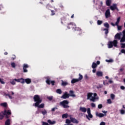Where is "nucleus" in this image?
Masks as SVG:
<instances>
[{
	"label": "nucleus",
	"mask_w": 125,
	"mask_h": 125,
	"mask_svg": "<svg viewBox=\"0 0 125 125\" xmlns=\"http://www.w3.org/2000/svg\"><path fill=\"white\" fill-rule=\"evenodd\" d=\"M87 99L92 101V102H95L96 100L99 99V97L97 96L96 93H88L87 95Z\"/></svg>",
	"instance_id": "f257e3e1"
},
{
	"label": "nucleus",
	"mask_w": 125,
	"mask_h": 125,
	"mask_svg": "<svg viewBox=\"0 0 125 125\" xmlns=\"http://www.w3.org/2000/svg\"><path fill=\"white\" fill-rule=\"evenodd\" d=\"M9 115H11V111L10 110H4V112H1L0 113V120L3 119L4 116H6V118H9Z\"/></svg>",
	"instance_id": "f03ea898"
},
{
	"label": "nucleus",
	"mask_w": 125,
	"mask_h": 125,
	"mask_svg": "<svg viewBox=\"0 0 125 125\" xmlns=\"http://www.w3.org/2000/svg\"><path fill=\"white\" fill-rule=\"evenodd\" d=\"M33 99H34L35 102H36L33 104V105H34V106H38V103H42V100L40 98L39 95H35Z\"/></svg>",
	"instance_id": "7ed1b4c3"
},
{
	"label": "nucleus",
	"mask_w": 125,
	"mask_h": 125,
	"mask_svg": "<svg viewBox=\"0 0 125 125\" xmlns=\"http://www.w3.org/2000/svg\"><path fill=\"white\" fill-rule=\"evenodd\" d=\"M123 37L121 38L120 40V45H121L122 48H125V43H122V42H125V29L123 31Z\"/></svg>",
	"instance_id": "20e7f679"
},
{
	"label": "nucleus",
	"mask_w": 125,
	"mask_h": 125,
	"mask_svg": "<svg viewBox=\"0 0 125 125\" xmlns=\"http://www.w3.org/2000/svg\"><path fill=\"white\" fill-rule=\"evenodd\" d=\"M117 44H118V41L117 40H114L113 42H109L107 45L108 48H112L113 45H114L115 47H117Z\"/></svg>",
	"instance_id": "39448f33"
},
{
	"label": "nucleus",
	"mask_w": 125,
	"mask_h": 125,
	"mask_svg": "<svg viewBox=\"0 0 125 125\" xmlns=\"http://www.w3.org/2000/svg\"><path fill=\"white\" fill-rule=\"evenodd\" d=\"M67 28H68V29H70V28H73V29H75V31H81V28L76 27V24L74 23L68 24Z\"/></svg>",
	"instance_id": "423d86ee"
},
{
	"label": "nucleus",
	"mask_w": 125,
	"mask_h": 125,
	"mask_svg": "<svg viewBox=\"0 0 125 125\" xmlns=\"http://www.w3.org/2000/svg\"><path fill=\"white\" fill-rule=\"evenodd\" d=\"M90 112V108H87V113L88 115H86V119H87V120H88L89 121H90V119H92V118H93V116L92 115V114H91V113Z\"/></svg>",
	"instance_id": "0eeeda50"
},
{
	"label": "nucleus",
	"mask_w": 125,
	"mask_h": 125,
	"mask_svg": "<svg viewBox=\"0 0 125 125\" xmlns=\"http://www.w3.org/2000/svg\"><path fill=\"white\" fill-rule=\"evenodd\" d=\"M69 104V102L67 100H64L60 103V104L63 107V108H69V106L68 105Z\"/></svg>",
	"instance_id": "6e6552de"
},
{
	"label": "nucleus",
	"mask_w": 125,
	"mask_h": 125,
	"mask_svg": "<svg viewBox=\"0 0 125 125\" xmlns=\"http://www.w3.org/2000/svg\"><path fill=\"white\" fill-rule=\"evenodd\" d=\"M110 9L113 11H114V10H115V9L117 10V11H119V9L118 8L117 5L116 3H114L112 6H110Z\"/></svg>",
	"instance_id": "1a4fd4ad"
},
{
	"label": "nucleus",
	"mask_w": 125,
	"mask_h": 125,
	"mask_svg": "<svg viewBox=\"0 0 125 125\" xmlns=\"http://www.w3.org/2000/svg\"><path fill=\"white\" fill-rule=\"evenodd\" d=\"M46 83L47 84H50V83H51L52 85H54V83H55V82L54 81H50V79L48 77L47 78Z\"/></svg>",
	"instance_id": "9d476101"
},
{
	"label": "nucleus",
	"mask_w": 125,
	"mask_h": 125,
	"mask_svg": "<svg viewBox=\"0 0 125 125\" xmlns=\"http://www.w3.org/2000/svg\"><path fill=\"white\" fill-rule=\"evenodd\" d=\"M70 120L71 121V123H73V124H79V121L75 119V118L73 117H70Z\"/></svg>",
	"instance_id": "9b49d317"
},
{
	"label": "nucleus",
	"mask_w": 125,
	"mask_h": 125,
	"mask_svg": "<svg viewBox=\"0 0 125 125\" xmlns=\"http://www.w3.org/2000/svg\"><path fill=\"white\" fill-rule=\"evenodd\" d=\"M70 95L66 92L61 97V98H63V99H67V98H69Z\"/></svg>",
	"instance_id": "f8f14e48"
},
{
	"label": "nucleus",
	"mask_w": 125,
	"mask_h": 125,
	"mask_svg": "<svg viewBox=\"0 0 125 125\" xmlns=\"http://www.w3.org/2000/svg\"><path fill=\"white\" fill-rule=\"evenodd\" d=\"M16 82L17 83H25V80L23 78H20L18 79H15Z\"/></svg>",
	"instance_id": "ddd939ff"
},
{
	"label": "nucleus",
	"mask_w": 125,
	"mask_h": 125,
	"mask_svg": "<svg viewBox=\"0 0 125 125\" xmlns=\"http://www.w3.org/2000/svg\"><path fill=\"white\" fill-rule=\"evenodd\" d=\"M27 68H29V65H28V64H24L23 66L24 73H27L28 72V70H27Z\"/></svg>",
	"instance_id": "4468645a"
},
{
	"label": "nucleus",
	"mask_w": 125,
	"mask_h": 125,
	"mask_svg": "<svg viewBox=\"0 0 125 125\" xmlns=\"http://www.w3.org/2000/svg\"><path fill=\"white\" fill-rule=\"evenodd\" d=\"M79 110L81 112H83V113H86V111H87L86 108L84 107H80Z\"/></svg>",
	"instance_id": "2eb2a0df"
},
{
	"label": "nucleus",
	"mask_w": 125,
	"mask_h": 125,
	"mask_svg": "<svg viewBox=\"0 0 125 125\" xmlns=\"http://www.w3.org/2000/svg\"><path fill=\"white\" fill-rule=\"evenodd\" d=\"M96 117H99V118H103L104 115L103 113H99L98 112H96Z\"/></svg>",
	"instance_id": "dca6fc26"
},
{
	"label": "nucleus",
	"mask_w": 125,
	"mask_h": 125,
	"mask_svg": "<svg viewBox=\"0 0 125 125\" xmlns=\"http://www.w3.org/2000/svg\"><path fill=\"white\" fill-rule=\"evenodd\" d=\"M41 103H38L37 105H35V107H38V108H44V104H41Z\"/></svg>",
	"instance_id": "f3484780"
},
{
	"label": "nucleus",
	"mask_w": 125,
	"mask_h": 125,
	"mask_svg": "<svg viewBox=\"0 0 125 125\" xmlns=\"http://www.w3.org/2000/svg\"><path fill=\"white\" fill-rule=\"evenodd\" d=\"M96 75L98 77H102L103 76V72L102 71H97Z\"/></svg>",
	"instance_id": "a211bd4d"
},
{
	"label": "nucleus",
	"mask_w": 125,
	"mask_h": 125,
	"mask_svg": "<svg viewBox=\"0 0 125 125\" xmlns=\"http://www.w3.org/2000/svg\"><path fill=\"white\" fill-rule=\"evenodd\" d=\"M47 122L48 123V124H49L50 125H55V124H56V121H51V120H48Z\"/></svg>",
	"instance_id": "6ab92c4d"
},
{
	"label": "nucleus",
	"mask_w": 125,
	"mask_h": 125,
	"mask_svg": "<svg viewBox=\"0 0 125 125\" xmlns=\"http://www.w3.org/2000/svg\"><path fill=\"white\" fill-rule=\"evenodd\" d=\"M111 3L112 0H106L105 2L106 5H107V6H110V5H111Z\"/></svg>",
	"instance_id": "aec40b11"
},
{
	"label": "nucleus",
	"mask_w": 125,
	"mask_h": 125,
	"mask_svg": "<svg viewBox=\"0 0 125 125\" xmlns=\"http://www.w3.org/2000/svg\"><path fill=\"white\" fill-rule=\"evenodd\" d=\"M111 15V13H110V9H108L105 13V16H110Z\"/></svg>",
	"instance_id": "412c9836"
},
{
	"label": "nucleus",
	"mask_w": 125,
	"mask_h": 125,
	"mask_svg": "<svg viewBox=\"0 0 125 125\" xmlns=\"http://www.w3.org/2000/svg\"><path fill=\"white\" fill-rule=\"evenodd\" d=\"M69 96H71V97H76V95L74 93V91L73 90H70L69 91Z\"/></svg>",
	"instance_id": "4be33fe9"
},
{
	"label": "nucleus",
	"mask_w": 125,
	"mask_h": 125,
	"mask_svg": "<svg viewBox=\"0 0 125 125\" xmlns=\"http://www.w3.org/2000/svg\"><path fill=\"white\" fill-rule=\"evenodd\" d=\"M68 117H71V116H69L67 113L63 114L62 116V119H67Z\"/></svg>",
	"instance_id": "5701e85b"
},
{
	"label": "nucleus",
	"mask_w": 125,
	"mask_h": 125,
	"mask_svg": "<svg viewBox=\"0 0 125 125\" xmlns=\"http://www.w3.org/2000/svg\"><path fill=\"white\" fill-rule=\"evenodd\" d=\"M121 35H122V33H117L115 36V39H118V40H121Z\"/></svg>",
	"instance_id": "b1692460"
},
{
	"label": "nucleus",
	"mask_w": 125,
	"mask_h": 125,
	"mask_svg": "<svg viewBox=\"0 0 125 125\" xmlns=\"http://www.w3.org/2000/svg\"><path fill=\"white\" fill-rule=\"evenodd\" d=\"M16 79H12L10 82V83L12 84L13 85H15V84H16V81H15Z\"/></svg>",
	"instance_id": "393cba45"
},
{
	"label": "nucleus",
	"mask_w": 125,
	"mask_h": 125,
	"mask_svg": "<svg viewBox=\"0 0 125 125\" xmlns=\"http://www.w3.org/2000/svg\"><path fill=\"white\" fill-rule=\"evenodd\" d=\"M25 82V83H26L29 84V83H31L32 80L29 78H27L24 80V82Z\"/></svg>",
	"instance_id": "a878e982"
},
{
	"label": "nucleus",
	"mask_w": 125,
	"mask_h": 125,
	"mask_svg": "<svg viewBox=\"0 0 125 125\" xmlns=\"http://www.w3.org/2000/svg\"><path fill=\"white\" fill-rule=\"evenodd\" d=\"M79 80L78 79H73L71 80V83H78Z\"/></svg>",
	"instance_id": "bb28decb"
},
{
	"label": "nucleus",
	"mask_w": 125,
	"mask_h": 125,
	"mask_svg": "<svg viewBox=\"0 0 125 125\" xmlns=\"http://www.w3.org/2000/svg\"><path fill=\"white\" fill-rule=\"evenodd\" d=\"M0 10H2L1 13H4V8L3 7V6L2 5H0Z\"/></svg>",
	"instance_id": "cd10ccee"
},
{
	"label": "nucleus",
	"mask_w": 125,
	"mask_h": 125,
	"mask_svg": "<svg viewBox=\"0 0 125 125\" xmlns=\"http://www.w3.org/2000/svg\"><path fill=\"white\" fill-rule=\"evenodd\" d=\"M121 19V18L119 17L117 20V21L115 23V25L116 26H118L119 25V23H120V20Z\"/></svg>",
	"instance_id": "c85d7f7f"
},
{
	"label": "nucleus",
	"mask_w": 125,
	"mask_h": 125,
	"mask_svg": "<svg viewBox=\"0 0 125 125\" xmlns=\"http://www.w3.org/2000/svg\"><path fill=\"white\" fill-rule=\"evenodd\" d=\"M71 123H72V121H71V120H70L69 119H66L65 120V124H67V125H70Z\"/></svg>",
	"instance_id": "c756f323"
},
{
	"label": "nucleus",
	"mask_w": 125,
	"mask_h": 125,
	"mask_svg": "<svg viewBox=\"0 0 125 125\" xmlns=\"http://www.w3.org/2000/svg\"><path fill=\"white\" fill-rule=\"evenodd\" d=\"M96 67H97V64L95 63V62H93L92 65V68H93V69H95Z\"/></svg>",
	"instance_id": "7c9ffc66"
},
{
	"label": "nucleus",
	"mask_w": 125,
	"mask_h": 125,
	"mask_svg": "<svg viewBox=\"0 0 125 125\" xmlns=\"http://www.w3.org/2000/svg\"><path fill=\"white\" fill-rule=\"evenodd\" d=\"M104 27H105V28H107L106 29H109V23H108L107 22L104 23Z\"/></svg>",
	"instance_id": "2f4dec72"
},
{
	"label": "nucleus",
	"mask_w": 125,
	"mask_h": 125,
	"mask_svg": "<svg viewBox=\"0 0 125 125\" xmlns=\"http://www.w3.org/2000/svg\"><path fill=\"white\" fill-rule=\"evenodd\" d=\"M79 77L78 79H77L78 80V81L80 82V81H81V80H83V75H82V74H79Z\"/></svg>",
	"instance_id": "473e14b6"
},
{
	"label": "nucleus",
	"mask_w": 125,
	"mask_h": 125,
	"mask_svg": "<svg viewBox=\"0 0 125 125\" xmlns=\"http://www.w3.org/2000/svg\"><path fill=\"white\" fill-rule=\"evenodd\" d=\"M57 93H58L59 94H61L62 93V91L60 89H58L56 90Z\"/></svg>",
	"instance_id": "72a5a7b5"
},
{
	"label": "nucleus",
	"mask_w": 125,
	"mask_h": 125,
	"mask_svg": "<svg viewBox=\"0 0 125 125\" xmlns=\"http://www.w3.org/2000/svg\"><path fill=\"white\" fill-rule=\"evenodd\" d=\"M120 114H121V115H125V110L124 109H121L120 110Z\"/></svg>",
	"instance_id": "f704fd0d"
},
{
	"label": "nucleus",
	"mask_w": 125,
	"mask_h": 125,
	"mask_svg": "<svg viewBox=\"0 0 125 125\" xmlns=\"http://www.w3.org/2000/svg\"><path fill=\"white\" fill-rule=\"evenodd\" d=\"M42 115H46V114H47V111H46V110L45 109H43V110L42 111Z\"/></svg>",
	"instance_id": "c9c22d12"
},
{
	"label": "nucleus",
	"mask_w": 125,
	"mask_h": 125,
	"mask_svg": "<svg viewBox=\"0 0 125 125\" xmlns=\"http://www.w3.org/2000/svg\"><path fill=\"white\" fill-rule=\"evenodd\" d=\"M10 125V120H9V119H8L5 122V125Z\"/></svg>",
	"instance_id": "e433bc0d"
},
{
	"label": "nucleus",
	"mask_w": 125,
	"mask_h": 125,
	"mask_svg": "<svg viewBox=\"0 0 125 125\" xmlns=\"http://www.w3.org/2000/svg\"><path fill=\"white\" fill-rule=\"evenodd\" d=\"M1 106H2L3 107H6L7 106V104L6 103H3L0 104Z\"/></svg>",
	"instance_id": "4c0bfd02"
},
{
	"label": "nucleus",
	"mask_w": 125,
	"mask_h": 125,
	"mask_svg": "<svg viewBox=\"0 0 125 125\" xmlns=\"http://www.w3.org/2000/svg\"><path fill=\"white\" fill-rule=\"evenodd\" d=\"M0 83H1V84H4V83H5V82H4L3 79L1 78H0Z\"/></svg>",
	"instance_id": "58836bf2"
},
{
	"label": "nucleus",
	"mask_w": 125,
	"mask_h": 125,
	"mask_svg": "<svg viewBox=\"0 0 125 125\" xmlns=\"http://www.w3.org/2000/svg\"><path fill=\"white\" fill-rule=\"evenodd\" d=\"M67 84H68V83H67L66 82H64L62 81V85H63V86H65L67 85Z\"/></svg>",
	"instance_id": "ea45409f"
},
{
	"label": "nucleus",
	"mask_w": 125,
	"mask_h": 125,
	"mask_svg": "<svg viewBox=\"0 0 125 125\" xmlns=\"http://www.w3.org/2000/svg\"><path fill=\"white\" fill-rule=\"evenodd\" d=\"M11 65L12 68H15V67H16V64L14 62H12Z\"/></svg>",
	"instance_id": "a19ab883"
},
{
	"label": "nucleus",
	"mask_w": 125,
	"mask_h": 125,
	"mask_svg": "<svg viewBox=\"0 0 125 125\" xmlns=\"http://www.w3.org/2000/svg\"><path fill=\"white\" fill-rule=\"evenodd\" d=\"M110 97L111 99H112V100H114L115 99V95H114V94H111L110 95Z\"/></svg>",
	"instance_id": "79ce46f5"
},
{
	"label": "nucleus",
	"mask_w": 125,
	"mask_h": 125,
	"mask_svg": "<svg viewBox=\"0 0 125 125\" xmlns=\"http://www.w3.org/2000/svg\"><path fill=\"white\" fill-rule=\"evenodd\" d=\"M103 83L104 85H106V84H109V83L107 82V80L104 81Z\"/></svg>",
	"instance_id": "37998d69"
},
{
	"label": "nucleus",
	"mask_w": 125,
	"mask_h": 125,
	"mask_svg": "<svg viewBox=\"0 0 125 125\" xmlns=\"http://www.w3.org/2000/svg\"><path fill=\"white\" fill-rule=\"evenodd\" d=\"M106 62H107L108 63H111L113 62V60L110 59V60H105Z\"/></svg>",
	"instance_id": "c03bdc74"
},
{
	"label": "nucleus",
	"mask_w": 125,
	"mask_h": 125,
	"mask_svg": "<svg viewBox=\"0 0 125 125\" xmlns=\"http://www.w3.org/2000/svg\"><path fill=\"white\" fill-rule=\"evenodd\" d=\"M91 106L92 107V108H95V107H96V105L94 103H91Z\"/></svg>",
	"instance_id": "a18cd8bd"
},
{
	"label": "nucleus",
	"mask_w": 125,
	"mask_h": 125,
	"mask_svg": "<svg viewBox=\"0 0 125 125\" xmlns=\"http://www.w3.org/2000/svg\"><path fill=\"white\" fill-rule=\"evenodd\" d=\"M104 31H105V35H107L108 34V28H106V29H104Z\"/></svg>",
	"instance_id": "49530a36"
},
{
	"label": "nucleus",
	"mask_w": 125,
	"mask_h": 125,
	"mask_svg": "<svg viewBox=\"0 0 125 125\" xmlns=\"http://www.w3.org/2000/svg\"><path fill=\"white\" fill-rule=\"evenodd\" d=\"M107 101L108 104H112V101L111 100V99H108Z\"/></svg>",
	"instance_id": "de8ad7c7"
},
{
	"label": "nucleus",
	"mask_w": 125,
	"mask_h": 125,
	"mask_svg": "<svg viewBox=\"0 0 125 125\" xmlns=\"http://www.w3.org/2000/svg\"><path fill=\"white\" fill-rule=\"evenodd\" d=\"M117 28H118V31H121V30H122V26H119L117 25Z\"/></svg>",
	"instance_id": "09e8293b"
},
{
	"label": "nucleus",
	"mask_w": 125,
	"mask_h": 125,
	"mask_svg": "<svg viewBox=\"0 0 125 125\" xmlns=\"http://www.w3.org/2000/svg\"><path fill=\"white\" fill-rule=\"evenodd\" d=\"M103 107V106L102 105V104H99L98 105V108L99 109H102V108Z\"/></svg>",
	"instance_id": "8fccbe9b"
},
{
	"label": "nucleus",
	"mask_w": 125,
	"mask_h": 125,
	"mask_svg": "<svg viewBox=\"0 0 125 125\" xmlns=\"http://www.w3.org/2000/svg\"><path fill=\"white\" fill-rule=\"evenodd\" d=\"M102 21H97V24L98 25H101L102 23Z\"/></svg>",
	"instance_id": "3c124183"
},
{
	"label": "nucleus",
	"mask_w": 125,
	"mask_h": 125,
	"mask_svg": "<svg viewBox=\"0 0 125 125\" xmlns=\"http://www.w3.org/2000/svg\"><path fill=\"white\" fill-rule=\"evenodd\" d=\"M51 15H52V16H53V15H55V13L54 11L51 10Z\"/></svg>",
	"instance_id": "603ef678"
},
{
	"label": "nucleus",
	"mask_w": 125,
	"mask_h": 125,
	"mask_svg": "<svg viewBox=\"0 0 125 125\" xmlns=\"http://www.w3.org/2000/svg\"><path fill=\"white\" fill-rule=\"evenodd\" d=\"M6 96H8V97H9V98H10V99H12L13 98V97H12L9 94H6Z\"/></svg>",
	"instance_id": "864d4df0"
},
{
	"label": "nucleus",
	"mask_w": 125,
	"mask_h": 125,
	"mask_svg": "<svg viewBox=\"0 0 125 125\" xmlns=\"http://www.w3.org/2000/svg\"><path fill=\"white\" fill-rule=\"evenodd\" d=\"M47 98L49 100L51 101V100H52L53 97H52V96H50V97H47Z\"/></svg>",
	"instance_id": "5fc2aeb1"
},
{
	"label": "nucleus",
	"mask_w": 125,
	"mask_h": 125,
	"mask_svg": "<svg viewBox=\"0 0 125 125\" xmlns=\"http://www.w3.org/2000/svg\"><path fill=\"white\" fill-rule=\"evenodd\" d=\"M100 125H106V123L105 122H102L100 123Z\"/></svg>",
	"instance_id": "6e6d98bb"
},
{
	"label": "nucleus",
	"mask_w": 125,
	"mask_h": 125,
	"mask_svg": "<svg viewBox=\"0 0 125 125\" xmlns=\"http://www.w3.org/2000/svg\"><path fill=\"white\" fill-rule=\"evenodd\" d=\"M42 125H48V123H47L46 122H43Z\"/></svg>",
	"instance_id": "4d7b16f0"
},
{
	"label": "nucleus",
	"mask_w": 125,
	"mask_h": 125,
	"mask_svg": "<svg viewBox=\"0 0 125 125\" xmlns=\"http://www.w3.org/2000/svg\"><path fill=\"white\" fill-rule=\"evenodd\" d=\"M46 7V8H47V9H49V7H50V4H47Z\"/></svg>",
	"instance_id": "13d9d810"
},
{
	"label": "nucleus",
	"mask_w": 125,
	"mask_h": 125,
	"mask_svg": "<svg viewBox=\"0 0 125 125\" xmlns=\"http://www.w3.org/2000/svg\"><path fill=\"white\" fill-rule=\"evenodd\" d=\"M56 109H57V108L54 107V108H52L51 111H52V112H54V111H55V110H56Z\"/></svg>",
	"instance_id": "bf43d9fd"
},
{
	"label": "nucleus",
	"mask_w": 125,
	"mask_h": 125,
	"mask_svg": "<svg viewBox=\"0 0 125 125\" xmlns=\"http://www.w3.org/2000/svg\"><path fill=\"white\" fill-rule=\"evenodd\" d=\"M120 88H121V89H122L123 90H124V89H125V87L124 86H121L120 87Z\"/></svg>",
	"instance_id": "052dcab7"
},
{
	"label": "nucleus",
	"mask_w": 125,
	"mask_h": 125,
	"mask_svg": "<svg viewBox=\"0 0 125 125\" xmlns=\"http://www.w3.org/2000/svg\"><path fill=\"white\" fill-rule=\"evenodd\" d=\"M84 78L86 80H88V76H87V75H85L84 76Z\"/></svg>",
	"instance_id": "680f3d73"
},
{
	"label": "nucleus",
	"mask_w": 125,
	"mask_h": 125,
	"mask_svg": "<svg viewBox=\"0 0 125 125\" xmlns=\"http://www.w3.org/2000/svg\"><path fill=\"white\" fill-rule=\"evenodd\" d=\"M108 83H113V82L112 81V80H109Z\"/></svg>",
	"instance_id": "e2e57ef3"
},
{
	"label": "nucleus",
	"mask_w": 125,
	"mask_h": 125,
	"mask_svg": "<svg viewBox=\"0 0 125 125\" xmlns=\"http://www.w3.org/2000/svg\"><path fill=\"white\" fill-rule=\"evenodd\" d=\"M102 112L104 113V116H106V113H107V111L104 110Z\"/></svg>",
	"instance_id": "0e129e2a"
},
{
	"label": "nucleus",
	"mask_w": 125,
	"mask_h": 125,
	"mask_svg": "<svg viewBox=\"0 0 125 125\" xmlns=\"http://www.w3.org/2000/svg\"><path fill=\"white\" fill-rule=\"evenodd\" d=\"M15 58H16V57H15V56H13V57H12V59L13 60H14V59H15Z\"/></svg>",
	"instance_id": "69168bd1"
},
{
	"label": "nucleus",
	"mask_w": 125,
	"mask_h": 125,
	"mask_svg": "<svg viewBox=\"0 0 125 125\" xmlns=\"http://www.w3.org/2000/svg\"><path fill=\"white\" fill-rule=\"evenodd\" d=\"M97 65H99V64H100V61H98L97 62Z\"/></svg>",
	"instance_id": "338daca9"
},
{
	"label": "nucleus",
	"mask_w": 125,
	"mask_h": 125,
	"mask_svg": "<svg viewBox=\"0 0 125 125\" xmlns=\"http://www.w3.org/2000/svg\"><path fill=\"white\" fill-rule=\"evenodd\" d=\"M124 71V68H120V72H123Z\"/></svg>",
	"instance_id": "774afa93"
}]
</instances>
